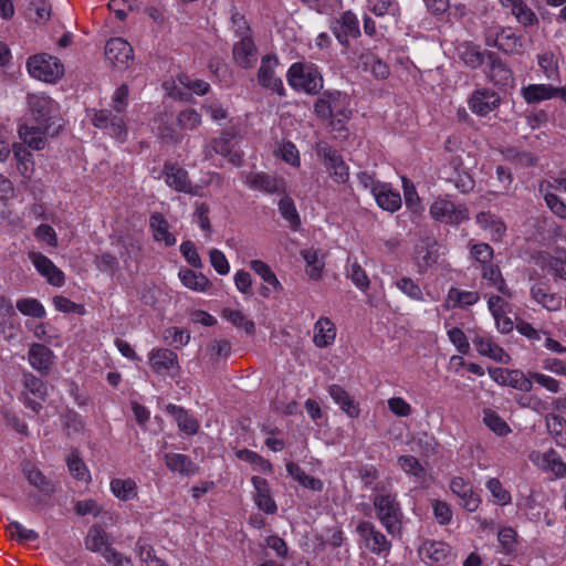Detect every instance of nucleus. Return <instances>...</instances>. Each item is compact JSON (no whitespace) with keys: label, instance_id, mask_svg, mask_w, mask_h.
<instances>
[{"label":"nucleus","instance_id":"obj_1","mask_svg":"<svg viewBox=\"0 0 566 566\" xmlns=\"http://www.w3.org/2000/svg\"><path fill=\"white\" fill-rule=\"evenodd\" d=\"M375 491L376 493L373 495L371 501L377 520L389 535H400L403 512L398 501L397 493L379 486H376Z\"/></svg>","mask_w":566,"mask_h":566},{"label":"nucleus","instance_id":"obj_2","mask_svg":"<svg viewBox=\"0 0 566 566\" xmlns=\"http://www.w3.org/2000/svg\"><path fill=\"white\" fill-rule=\"evenodd\" d=\"M314 114L321 119H331L333 129H343L353 114L350 98L339 91H325L314 103Z\"/></svg>","mask_w":566,"mask_h":566},{"label":"nucleus","instance_id":"obj_3","mask_svg":"<svg viewBox=\"0 0 566 566\" xmlns=\"http://www.w3.org/2000/svg\"><path fill=\"white\" fill-rule=\"evenodd\" d=\"M127 105L128 87L123 84L116 88L112 97V106L117 114H113L108 109L97 111L92 118L93 125L99 129H107L113 137L123 142L126 138L127 129L120 114L126 109Z\"/></svg>","mask_w":566,"mask_h":566},{"label":"nucleus","instance_id":"obj_4","mask_svg":"<svg viewBox=\"0 0 566 566\" xmlns=\"http://www.w3.org/2000/svg\"><path fill=\"white\" fill-rule=\"evenodd\" d=\"M289 85L310 95L317 94L323 88V76L313 63H293L286 72Z\"/></svg>","mask_w":566,"mask_h":566},{"label":"nucleus","instance_id":"obj_5","mask_svg":"<svg viewBox=\"0 0 566 566\" xmlns=\"http://www.w3.org/2000/svg\"><path fill=\"white\" fill-rule=\"evenodd\" d=\"M85 547L99 554L113 566H133L132 559L112 547L108 534L98 525L92 526L85 537Z\"/></svg>","mask_w":566,"mask_h":566},{"label":"nucleus","instance_id":"obj_6","mask_svg":"<svg viewBox=\"0 0 566 566\" xmlns=\"http://www.w3.org/2000/svg\"><path fill=\"white\" fill-rule=\"evenodd\" d=\"M27 69L30 76L46 83H55L64 74V66L60 60L45 53L30 56Z\"/></svg>","mask_w":566,"mask_h":566},{"label":"nucleus","instance_id":"obj_7","mask_svg":"<svg viewBox=\"0 0 566 566\" xmlns=\"http://www.w3.org/2000/svg\"><path fill=\"white\" fill-rule=\"evenodd\" d=\"M360 546L378 556H388L391 542L369 521H359L356 525Z\"/></svg>","mask_w":566,"mask_h":566},{"label":"nucleus","instance_id":"obj_8","mask_svg":"<svg viewBox=\"0 0 566 566\" xmlns=\"http://www.w3.org/2000/svg\"><path fill=\"white\" fill-rule=\"evenodd\" d=\"M429 212L436 221L450 226H458L469 219V210L464 205H457L446 198L434 200Z\"/></svg>","mask_w":566,"mask_h":566},{"label":"nucleus","instance_id":"obj_9","mask_svg":"<svg viewBox=\"0 0 566 566\" xmlns=\"http://www.w3.org/2000/svg\"><path fill=\"white\" fill-rule=\"evenodd\" d=\"M316 151L324 159L326 170L334 181L345 184L349 178V170L338 151L324 142L316 145Z\"/></svg>","mask_w":566,"mask_h":566},{"label":"nucleus","instance_id":"obj_10","mask_svg":"<svg viewBox=\"0 0 566 566\" xmlns=\"http://www.w3.org/2000/svg\"><path fill=\"white\" fill-rule=\"evenodd\" d=\"M23 390L20 396V400L27 408H30L33 412L39 413L42 409V401L45 400L46 386L38 377L31 373L23 374Z\"/></svg>","mask_w":566,"mask_h":566},{"label":"nucleus","instance_id":"obj_11","mask_svg":"<svg viewBox=\"0 0 566 566\" xmlns=\"http://www.w3.org/2000/svg\"><path fill=\"white\" fill-rule=\"evenodd\" d=\"M28 105L34 120L40 125L53 124L57 111V104L44 93H31L28 95Z\"/></svg>","mask_w":566,"mask_h":566},{"label":"nucleus","instance_id":"obj_12","mask_svg":"<svg viewBox=\"0 0 566 566\" xmlns=\"http://www.w3.org/2000/svg\"><path fill=\"white\" fill-rule=\"evenodd\" d=\"M361 180L365 187H371V192L375 197V200L381 209L390 212H395L400 209V193L394 191L389 185L381 182L374 184L371 177L367 176L366 174H363Z\"/></svg>","mask_w":566,"mask_h":566},{"label":"nucleus","instance_id":"obj_13","mask_svg":"<svg viewBox=\"0 0 566 566\" xmlns=\"http://www.w3.org/2000/svg\"><path fill=\"white\" fill-rule=\"evenodd\" d=\"M530 460L542 471L552 474L555 479L566 476V462L554 449L545 452L533 451Z\"/></svg>","mask_w":566,"mask_h":566},{"label":"nucleus","instance_id":"obj_14","mask_svg":"<svg viewBox=\"0 0 566 566\" xmlns=\"http://www.w3.org/2000/svg\"><path fill=\"white\" fill-rule=\"evenodd\" d=\"M106 60L115 67L125 70L134 59L133 48L122 38H113L105 45Z\"/></svg>","mask_w":566,"mask_h":566},{"label":"nucleus","instance_id":"obj_15","mask_svg":"<svg viewBox=\"0 0 566 566\" xmlns=\"http://www.w3.org/2000/svg\"><path fill=\"white\" fill-rule=\"evenodd\" d=\"M501 104L500 95L493 90L483 87L472 92L468 99L471 112L478 116H486Z\"/></svg>","mask_w":566,"mask_h":566},{"label":"nucleus","instance_id":"obj_16","mask_svg":"<svg viewBox=\"0 0 566 566\" xmlns=\"http://www.w3.org/2000/svg\"><path fill=\"white\" fill-rule=\"evenodd\" d=\"M28 258L34 265L38 273L53 286H62L65 277L64 273L43 253L29 251Z\"/></svg>","mask_w":566,"mask_h":566},{"label":"nucleus","instance_id":"obj_17","mask_svg":"<svg viewBox=\"0 0 566 566\" xmlns=\"http://www.w3.org/2000/svg\"><path fill=\"white\" fill-rule=\"evenodd\" d=\"M277 65L279 60L276 56L264 55L261 60V65L258 72V81L261 86L270 88L279 95H284L285 88L283 82L275 73Z\"/></svg>","mask_w":566,"mask_h":566},{"label":"nucleus","instance_id":"obj_18","mask_svg":"<svg viewBox=\"0 0 566 566\" xmlns=\"http://www.w3.org/2000/svg\"><path fill=\"white\" fill-rule=\"evenodd\" d=\"M148 359L154 373L161 376H172L180 368L177 354L167 348L151 349Z\"/></svg>","mask_w":566,"mask_h":566},{"label":"nucleus","instance_id":"obj_19","mask_svg":"<svg viewBox=\"0 0 566 566\" xmlns=\"http://www.w3.org/2000/svg\"><path fill=\"white\" fill-rule=\"evenodd\" d=\"M164 179L166 185L178 191L188 195H198V191L192 187L188 171L182 167L167 163L164 166Z\"/></svg>","mask_w":566,"mask_h":566},{"label":"nucleus","instance_id":"obj_20","mask_svg":"<svg viewBox=\"0 0 566 566\" xmlns=\"http://www.w3.org/2000/svg\"><path fill=\"white\" fill-rule=\"evenodd\" d=\"M450 490L459 497L461 506L468 512H475L479 509L481 504L479 494L473 491L471 483L462 476L451 479Z\"/></svg>","mask_w":566,"mask_h":566},{"label":"nucleus","instance_id":"obj_21","mask_svg":"<svg viewBox=\"0 0 566 566\" xmlns=\"http://www.w3.org/2000/svg\"><path fill=\"white\" fill-rule=\"evenodd\" d=\"M244 184L252 190L263 191L270 195L285 192L284 180L265 172L247 174Z\"/></svg>","mask_w":566,"mask_h":566},{"label":"nucleus","instance_id":"obj_22","mask_svg":"<svg viewBox=\"0 0 566 566\" xmlns=\"http://www.w3.org/2000/svg\"><path fill=\"white\" fill-rule=\"evenodd\" d=\"M333 34L343 45L348 43V36L357 38L360 35L359 21L352 11L343 12L332 27Z\"/></svg>","mask_w":566,"mask_h":566},{"label":"nucleus","instance_id":"obj_23","mask_svg":"<svg viewBox=\"0 0 566 566\" xmlns=\"http://www.w3.org/2000/svg\"><path fill=\"white\" fill-rule=\"evenodd\" d=\"M439 258L438 242L432 238H423L415 248V262L419 272L431 268Z\"/></svg>","mask_w":566,"mask_h":566},{"label":"nucleus","instance_id":"obj_24","mask_svg":"<svg viewBox=\"0 0 566 566\" xmlns=\"http://www.w3.org/2000/svg\"><path fill=\"white\" fill-rule=\"evenodd\" d=\"M251 481L254 488L253 500L255 505L266 514L276 513L277 505L272 497L268 481L261 476H253Z\"/></svg>","mask_w":566,"mask_h":566},{"label":"nucleus","instance_id":"obj_25","mask_svg":"<svg viewBox=\"0 0 566 566\" xmlns=\"http://www.w3.org/2000/svg\"><path fill=\"white\" fill-rule=\"evenodd\" d=\"M232 138L233 136L227 133L222 134L221 137L213 139L211 144L205 148L206 158H210L212 154L216 153L227 157L229 161L235 166L241 165L242 156L232 150Z\"/></svg>","mask_w":566,"mask_h":566},{"label":"nucleus","instance_id":"obj_26","mask_svg":"<svg viewBox=\"0 0 566 566\" xmlns=\"http://www.w3.org/2000/svg\"><path fill=\"white\" fill-rule=\"evenodd\" d=\"M473 345L480 355L486 356L501 364H507L510 356L500 347L493 339L486 335L476 334L473 339Z\"/></svg>","mask_w":566,"mask_h":566},{"label":"nucleus","instance_id":"obj_27","mask_svg":"<svg viewBox=\"0 0 566 566\" xmlns=\"http://www.w3.org/2000/svg\"><path fill=\"white\" fill-rule=\"evenodd\" d=\"M50 127L49 125H40L38 123L35 126L24 124L19 127V136L29 147L40 150L45 146V135L49 133Z\"/></svg>","mask_w":566,"mask_h":566},{"label":"nucleus","instance_id":"obj_28","mask_svg":"<svg viewBox=\"0 0 566 566\" xmlns=\"http://www.w3.org/2000/svg\"><path fill=\"white\" fill-rule=\"evenodd\" d=\"M53 358V352L42 344L35 343L29 348V364L41 374H48L50 371Z\"/></svg>","mask_w":566,"mask_h":566},{"label":"nucleus","instance_id":"obj_29","mask_svg":"<svg viewBox=\"0 0 566 566\" xmlns=\"http://www.w3.org/2000/svg\"><path fill=\"white\" fill-rule=\"evenodd\" d=\"M233 60L234 62L243 67L249 69L256 62V49L251 38H242L233 46Z\"/></svg>","mask_w":566,"mask_h":566},{"label":"nucleus","instance_id":"obj_30","mask_svg":"<svg viewBox=\"0 0 566 566\" xmlns=\"http://www.w3.org/2000/svg\"><path fill=\"white\" fill-rule=\"evenodd\" d=\"M504 9H509L518 23L531 27L538 23L537 15L524 0H500Z\"/></svg>","mask_w":566,"mask_h":566},{"label":"nucleus","instance_id":"obj_31","mask_svg":"<svg viewBox=\"0 0 566 566\" xmlns=\"http://www.w3.org/2000/svg\"><path fill=\"white\" fill-rule=\"evenodd\" d=\"M313 342L318 348H325L332 345L336 338L335 324L325 316H322L314 324Z\"/></svg>","mask_w":566,"mask_h":566},{"label":"nucleus","instance_id":"obj_32","mask_svg":"<svg viewBox=\"0 0 566 566\" xmlns=\"http://www.w3.org/2000/svg\"><path fill=\"white\" fill-rule=\"evenodd\" d=\"M532 298L548 311H557L562 306V297L553 293L545 283H535L531 287Z\"/></svg>","mask_w":566,"mask_h":566},{"label":"nucleus","instance_id":"obj_33","mask_svg":"<svg viewBox=\"0 0 566 566\" xmlns=\"http://www.w3.org/2000/svg\"><path fill=\"white\" fill-rule=\"evenodd\" d=\"M419 553L424 560L442 564L451 557V548L444 542L428 541L420 547Z\"/></svg>","mask_w":566,"mask_h":566},{"label":"nucleus","instance_id":"obj_34","mask_svg":"<svg viewBox=\"0 0 566 566\" xmlns=\"http://www.w3.org/2000/svg\"><path fill=\"white\" fill-rule=\"evenodd\" d=\"M554 189H558L556 184L548 180H543L538 186V191L549 210L557 217L566 219V203L553 192Z\"/></svg>","mask_w":566,"mask_h":566},{"label":"nucleus","instance_id":"obj_35","mask_svg":"<svg viewBox=\"0 0 566 566\" xmlns=\"http://www.w3.org/2000/svg\"><path fill=\"white\" fill-rule=\"evenodd\" d=\"M554 189H558L556 184L548 180H543L538 186V191L549 210L557 217L566 219V203L553 192Z\"/></svg>","mask_w":566,"mask_h":566},{"label":"nucleus","instance_id":"obj_36","mask_svg":"<svg viewBox=\"0 0 566 566\" xmlns=\"http://www.w3.org/2000/svg\"><path fill=\"white\" fill-rule=\"evenodd\" d=\"M521 94L527 104H536L557 97V87L549 84H528Z\"/></svg>","mask_w":566,"mask_h":566},{"label":"nucleus","instance_id":"obj_37","mask_svg":"<svg viewBox=\"0 0 566 566\" xmlns=\"http://www.w3.org/2000/svg\"><path fill=\"white\" fill-rule=\"evenodd\" d=\"M178 277L184 286L195 292L207 293L212 287V283L203 273L195 272L190 269H181Z\"/></svg>","mask_w":566,"mask_h":566},{"label":"nucleus","instance_id":"obj_38","mask_svg":"<svg viewBox=\"0 0 566 566\" xmlns=\"http://www.w3.org/2000/svg\"><path fill=\"white\" fill-rule=\"evenodd\" d=\"M328 394L336 405L350 418L359 416V406L354 401L349 394L339 385H332Z\"/></svg>","mask_w":566,"mask_h":566},{"label":"nucleus","instance_id":"obj_39","mask_svg":"<svg viewBox=\"0 0 566 566\" xmlns=\"http://www.w3.org/2000/svg\"><path fill=\"white\" fill-rule=\"evenodd\" d=\"M111 492L119 501L129 502L137 499L138 486L135 480L127 478H114L109 483Z\"/></svg>","mask_w":566,"mask_h":566},{"label":"nucleus","instance_id":"obj_40","mask_svg":"<svg viewBox=\"0 0 566 566\" xmlns=\"http://www.w3.org/2000/svg\"><path fill=\"white\" fill-rule=\"evenodd\" d=\"M149 226L156 241L164 242L166 247L176 244V237L169 231L168 221L161 213H153L149 219Z\"/></svg>","mask_w":566,"mask_h":566},{"label":"nucleus","instance_id":"obj_41","mask_svg":"<svg viewBox=\"0 0 566 566\" xmlns=\"http://www.w3.org/2000/svg\"><path fill=\"white\" fill-rule=\"evenodd\" d=\"M480 301V293L476 291H463L457 287H451L448 292L446 306L448 308H464L474 305Z\"/></svg>","mask_w":566,"mask_h":566},{"label":"nucleus","instance_id":"obj_42","mask_svg":"<svg viewBox=\"0 0 566 566\" xmlns=\"http://www.w3.org/2000/svg\"><path fill=\"white\" fill-rule=\"evenodd\" d=\"M167 411L175 417L178 427L187 434H195L199 430V422L197 419L189 415L184 408L169 403Z\"/></svg>","mask_w":566,"mask_h":566},{"label":"nucleus","instance_id":"obj_43","mask_svg":"<svg viewBox=\"0 0 566 566\" xmlns=\"http://www.w3.org/2000/svg\"><path fill=\"white\" fill-rule=\"evenodd\" d=\"M490 60L489 77L495 85L506 86L513 81L511 70L492 53L488 54Z\"/></svg>","mask_w":566,"mask_h":566},{"label":"nucleus","instance_id":"obj_44","mask_svg":"<svg viewBox=\"0 0 566 566\" xmlns=\"http://www.w3.org/2000/svg\"><path fill=\"white\" fill-rule=\"evenodd\" d=\"M494 45L505 53H514L522 48V41L513 29L504 28L496 33Z\"/></svg>","mask_w":566,"mask_h":566},{"label":"nucleus","instance_id":"obj_45","mask_svg":"<svg viewBox=\"0 0 566 566\" xmlns=\"http://www.w3.org/2000/svg\"><path fill=\"white\" fill-rule=\"evenodd\" d=\"M481 273L482 279L486 281L490 286L495 287L505 297L512 296L511 290L505 284L502 273L496 265H482Z\"/></svg>","mask_w":566,"mask_h":566},{"label":"nucleus","instance_id":"obj_46","mask_svg":"<svg viewBox=\"0 0 566 566\" xmlns=\"http://www.w3.org/2000/svg\"><path fill=\"white\" fill-rule=\"evenodd\" d=\"M28 482L38 489L42 494L50 495L54 492V486L50 480L35 467L25 464L23 468Z\"/></svg>","mask_w":566,"mask_h":566},{"label":"nucleus","instance_id":"obj_47","mask_svg":"<svg viewBox=\"0 0 566 566\" xmlns=\"http://www.w3.org/2000/svg\"><path fill=\"white\" fill-rule=\"evenodd\" d=\"M476 222L488 230L493 240H500L506 232L505 223L490 212H481L476 216Z\"/></svg>","mask_w":566,"mask_h":566},{"label":"nucleus","instance_id":"obj_48","mask_svg":"<svg viewBox=\"0 0 566 566\" xmlns=\"http://www.w3.org/2000/svg\"><path fill=\"white\" fill-rule=\"evenodd\" d=\"M399 468L409 476H413L417 482H424L427 470L420 461L413 455H400L397 460Z\"/></svg>","mask_w":566,"mask_h":566},{"label":"nucleus","instance_id":"obj_49","mask_svg":"<svg viewBox=\"0 0 566 566\" xmlns=\"http://www.w3.org/2000/svg\"><path fill=\"white\" fill-rule=\"evenodd\" d=\"M301 255L306 263V273L312 280H318L322 276L324 269L323 258H319L318 252L311 248L301 251Z\"/></svg>","mask_w":566,"mask_h":566},{"label":"nucleus","instance_id":"obj_50","mask_svg":"<svg viewBox=\"0 0 566 566\" xmlns=\"http://www.w3.org/2000/svg\"><path fill=\"white\" fill-rule=\"evenodd\" d=\"M250 269L254 271L273 291L281 292L283 286L272 269L261 260H252L249 263Z\"/></svg>","mask_w":566,"mask_h":566},{"label":"nucleus","instance_id":"obj_51","mask_svg":"<svg viewBox=\"0 0 566 566\" xmlns=\"http://www.w3.org/2000/svg\"><path fill=\"white\" fill-rule=\"evenodd\" d=\"M279 211L282 218L289 222L290 228L296 231L301 227V218L296 210L293 199L289 196H284L279 201Z\"/></svg>","mask_w":566,"mask_h":566},{"label":"nucleus","instance_id":"obj_52","mask_svg":"<svg viewBox=\"0 0 566 566\" xmlns=\"http://www.w3.org/2000/svg\"><path fill=\"white\" fill-rule=\"evenodd\" d=\"M546 426L556 444L566 448V420L560 416L549 415Z\"/></svg>","mask_w":566,"mask_h":566},{"label":"nucleus","instance_id":"obj_53","mask_svg":"<svg viewBox=\"0 0 566 566\" xmlns=\"http://www.w3.org/2000/svg\"><path fill=\"white\" fill-rule=\"evenodd\" d=\"M286 471L304 488H307L313 491H321L323 489V482L319 479L310 476L296 463H287Z\"/></svg>","mask_w":566,"mask_h":566},{"label":"nucleus","instance_id":"obj_54","mask_svg":"<svg viewBox=\"0 0 566 566\" xmlns=\"http://www.w3.org/2000/svg\"><path fill=\"white\" fill-rule=\"evenodd\" d=\"M346 276L353 282V284L360 291L365 292L368 290L370 281L366 271L360 264L354 260L348 261L346 266Z\"/></svg>","mask_w":566,"mask_h":566},{"label":"nucleus","instance_id":"obj_55","mask_svg":"<svg viewBox=\"0 0 566 566\" xmlns=\"http://www.w3.org/2000/svg\"><path fill=\"white\" fill-rule=\"evenodd\" d=\"M222 317L229 321L235 327L242 328L248 334H253L255 331L254 323L248 319L245 315L239 310L223 308Z\"/></svg>","mask_w":566,"mask_h":566},{"label":"nucleus","instance_id":"obj_56","mask_svg":"<svg viewBox=\"0 0 566 566\" xmlns=\"http://www.w3.org/2000/svg\"><path fill=\"white\" fill-rule=\"evenodd\" d=\"M15 306L18 311L25 316L42 318L46 314L44 306L36 298H20L17 301Z\"/></svg>","mask_w":566,"mask_h":566},{"label":"nucleus","instance_id":"obj_57","mask_svg":"<svg viewBox=\"0 0 566 566\" xmlns=\"http://www.w3.org/2000/svg\"><path fill=\"white\" fill-rule=\"evenodd\" d=\"M370 11L377 17L399 14L400 8L397 0H367Z\"/></svg>","mask_w":566,"mask_h":566},{"label":"nucleus","instance_id":"obj_58","mask_svg":"<svg viewBox=\"0 0 566 566\" xmlns=\"http://www.w3.org/2000/svg\"><path fill=\"white\" fill-rule=\"evenodd\" d=\"M483 422L497 436L503 437L511 432L509 424L491 409H485L483 411Z\"/></svg>","mask_w":566,"mask_h":566},{"label":"nucleus","instance_id":"obj_59","mask_svg":"<svg viewBox=\"0 0 566 566\" xmlns=\"http://www.w3.org/2000/svg\"><path fill=\"white\" fill-rule=\"evenodd\" d=\"M485 488L492 494L497 505L505 506L512 502L511 493L502 485L499 479H489L485 483Z\"/></svg>","mask_w":566,"mask_h":566},{"label":"nucleus","instance_id":"obj_60","mask_svg":"<svg viewBox=\"0 0 566 566\" xmlns=\"http://www.w3.org/2000/svg\"><path fill=\"white\" fill-rule=\"evenodd\" d=\"M7 530L11 538L21 543L34 542L39 538V534L34 530L27 528L18 521L10 522Z\"/></svg>","mask_w":566,"mask_h":566},{"label":"nucleus","instance_id":"obj_61","mask_svg":"<svg viewBox=\"0 0 566 566\" xmlns=\"http://www.w3.org/2000/svg\"><path fill=\"white\" fill-rule=\"evenodd\" d=\"M460 59L465 65L476 69L484 62V53L478 46L465 44L459 51Z\"/></svg>","mask_w":566,"mask_h":566},{"label":"nucleus","instance_id":"obj_62","mask_svg":"<svg viewBox=\"0 0 566 566\" xmlns=\"http://www.w3.org/2000/svg\"><path fill=\"white\" fill-rule=\"evenodd\" d=\"M237 458L242 461L249 462L253 467L254 470H258L261 472L271 471V469H272V465L269 461L264 460L256 452L248 450V449L239 450L237 452Z\"/></svg>","mask_w":566,"mask_h":566},{"label":"nucleus","instance_id":"obj_63","mask_svg":"<svg viewBox=\"0 0 566 566\" xmlns=\"http://www.w3.org/2000/svg\"><path fill=\"white\" fill-rule=\"evenodd\" d=\"M166 465L169 470L181 474H188L191 471V461L181 453H167Z\"/></svg>","mask_w":566,"mask_h":566},{"label":"nucleus","instance_id":"obj_64","mask_svg":"<svg viewBox=\"0 0 566 566\" xmlns=\"http://www.w3.org/2000/svg\"><path fill=\"white\" fill-rule=\"evenodd\" d=\"M447 335L451 344L461 355H467L470 350V343L460 327L451 326L447 329Z\"/></svg>","mask_w":566,"mask_h":566}]
</instances>
